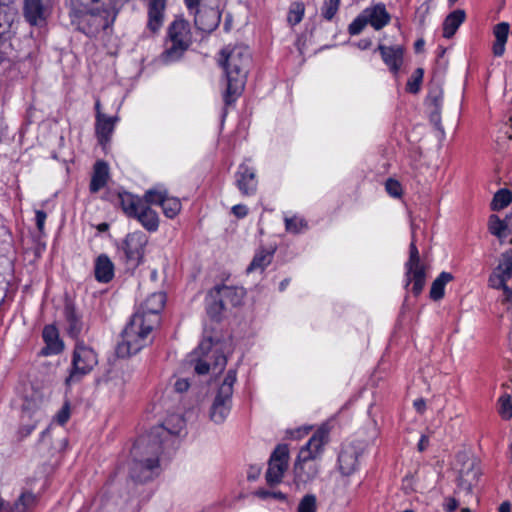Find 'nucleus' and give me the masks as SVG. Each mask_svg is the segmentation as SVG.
I'll list each match as a JSON object with an SVG mask.
<instances>
[{"label": "nucleus", "mask_w": 512, "mask_h": 512, "mask_svg": "<svg viewBox=\"0 0 512 512\" xmlns=\"http://www.w3.org/2000/svg\"><path fill=\"white\" fill-rule=\"evenodd\" d=\"M69 15L79 31L94 36L115 21V4L113 0H70Z\"/></svg>", "instance_id": "f03ea898"}, {"label": "nucleus", "mask_w": 512, "mask_h": 512, "mask_svg": "<svg viewBox=\"0 0 512 512\" xmlns=\"http://www.w3.org/2000/svg\"><path fill=\"white\" fill-rule=\"evenodd\" d=\"M42 336L46 344L42 350L43 355H54L60 353L63 350L64 345L59 338V333L55 326H45L42 332Z\"/></svg>", "instance_id": "5701e85b"}, {"label": "nucleus", "mask_w": 512, "mask_h": 512, "mask_svg": "<svg viewBox=\"0 0 512 512\" xmlns=\"http://www.w3.org/2000/svg\"><path fill=\"white\" fill-rule=\"evenodd\" d=\"M453 280V276L449 272H441L438 277L432 282L430 288V298L438 301L444 297L445 286Z\"/></svg>", "instance_id": "473e14b6"}, {"label": "nucleus", "mask_w": 512, "mask_h": 512, "mask_svg": "<svg viewBox=\"0 0 512 512\" xmlns=\"http://www.w3.org/2000/svg\"><path fill=\"white\" fill-rule=\"evenodd\" d=\"M385 189L387 193L394 198H400L403 193L401 184L397 180L391 178L386 181Z\"/></svg>", "instance_id": "de8ad7c7"}, {"label": "nucleus", "mask_w": 512, "mask_h": 512, "mask_svg": "<svg viewBox=\"0 0 512 512\" xmlns=\"http://www.w3.org/2000/svg\"><path fill=\"white\" fill-rule=\"evenodd\" d=\"M500 409L499 413L503 419H510L512 417V399L511 396L506 394L503 395L500 399Z\"/></svg>", "instance_id": "37998d69"}, {"label": "nucleus", "mask_w": 512, "mask_h": 512, "mask_svg": "<svg viewBox=\"0 0 512 512\" xmlns=\"http://www.w3.org/2000/svg\"><path fill=\"white\" fill-rule=\"evenodd\" d=\"M166 296L163 292L151 294L134 314H140L150 325L158 326L160 312L163 310Z\"/></svg>", "instance_id": "2eb2a0df"}, {"label": "nucleus", "mask_w": 512, "mask_h": 512, "mask_svg": "<svg viewBox=\"0 0 512 512\" xmlns=\"http://www.w3.org/2000/svg\"><path fill=\"white\" fill-rule=\"evenodd\" d=\"M307 226V223L304 219L293 216V217H286L285 218V227L288 232L291 233H300L302 230H304Z\"/></svg>", "instance_id": "a19ab883"}, {"label": "nucleus", "mask_w": 512, "mask_h": 512, "mask_svg": "<svg viewBox=\"0 0 512 512\" xmlns=\"http://www.w3.org/2000/svg\"><path fill=\"white\" fill-rule=\"evenodd\" d=\"M117 120V117H108L98 112V115H96V133L101 144L109 140Z\"/></svg>", "instance_id": "a878e982"}, {"label": "nucleus", "mask_w": 512, "mask_h": 512, "mask_svg": "<svg viewBox=\"0 0 512 512\" xmlns=\"http://www.w3.org/2000/svg\"><path fill=\"white\" fill-rule=\"evenodd\" d=\"M261 474V467L259 465H251L247 471V478L250 481L256 480Z\"/></svg>", "instance_id": "603ef678"}, {"label": "nucleus", "mask_w": 512, "mask_h": 512, "mask_svg": "<svg viewBox=\"0 0 512 512\" xmlns=\"http://www.w3.org/2000/svg\"><path fill=\"white\" fill-rule=\"evenodd\" d=\"M221 15L214 8H205L197 11L195 15V24L203 32H211L216 29L220 23Z\"/></svg>", "instance_id": "4be33fe9"}, {"label": "nucleus", "mask_w": 512, "mask_h": 512, "mask_svg": "<svg viewBox=\"0 0 512 512\" xmlns=\"http://www.w3.org/2000/svg\"><path fill=\"white\" fill-rule=\"evenodd\" d=\"M176 433V430L160 425L137 439L131 450L132 460L129 464L130 477L134 481L146 482L159 474V455Z\"/></svg>", "instance_id": "f257e3e1"}, {"label": "nucleus", "mask_w": 512, "mask_h": 512, "mask_svg": "<svg viewBox=\"0 0 512 512\" xmlns=\"http://www.w3.org/2000/svg\"><path fill=\"white\" fill-rule=\"evenodd\" d=\"M190 44V25L185 19L178 17L168 27L164 51L159 60L163 64H170L179 60Z\"/></svg>", "instance_id": "39448f33"}, {"label": "nucleus", "mask_w": 512, "mask_h": 512, "mask_svg": "<svg viewBox=\"0 0 512 512\" xmlns=\"http://www.w3.org/2000/svg\"><path fill=\"white\" fill-rule=\"evenodd\" d=\"M98 364V355L95 350L82 341L75 345L72 356V367L66 383L71 385L89 374Z\"/></svg>", "instance_id": "1a4fd4ad"}, {"label": "nucleus", "mask_w": 512, "mask_h": 512, "mask_svg": "<svg viewBox=\"0 0 512 512\" xmlns=\"http://www.w3.org/2000/svg\"><path fill=\"white\" fill-rule=\"evenodd\" d=\"M319 473V465L312 459H302L298 454L293 467L294 482L297 485L306 484L314 480Z\"/></svg>", "instance_id": "a211bd4d"}, {"label": "nucleus", "mask_w": 512, "mask_h": 512, "mask_svg": "<svg viewBox=\"0 0 512 512\" xmlns=\"http://www.w3.org/2000/svg\"><path fill=\"white\" fill-rule=\"evenodd\" d=\"M368 24L374 29L380 30L390 21V15L384 5L378 4L373 7L366 8L363 11Z\"/></svg>", "instance_id": "393cba45"}, {"label": "nucleus", "mask_w": 512, "mask_h": 512, "mask_svg": "<svg viewBox=\"0 0 512 512\" xmlns=\"http://www.w3.org/2000/svg\"><path fill=\"white\" fill-rule=\"evenodd\" d=\"M0 512H6V507L4 506V502L0 499Z\"/></svg>", "instance_id": "0e129e2a"}, {"label": "nucleus", "mask_w": 512, "mask_h": 512, "mask_svg": "<svg viewBox=\"0 0 512 512\" xmlns=\"http://www.w3.org/2000/svg\"><path fill=\"white\" fill-rule=\"evenodd\" d=\"M424 44L422 40L416 42V48L419 49Z\"/></svg>", "instance_id": "69168bd1"}, {"label": "nucleus", "mask_w": 512, "mask_h": 512, "mask_svg": "<svg viewBox=\"0 0 512 512\" xmlns=\"http://www.w3.org/2000/svg\"><path fill=\"white\" fill-rule=\"evenodd\" d=\"M429 445V438L426 435H422L418 442V450L424 451Z\"/></svg>", "instance_id": "13d9d810"}, {"label": "nucleus", "mask_w": 512, "mask_h": 512, "mask_svg": "<svg viewBox=\"0 0 512 512\" xmlns=\"http://www.w3.org/2000/svg\"><path fill=\"white\" fill-rule=\"evenodd\" d=\"M413 405L415 407V409L419 412V413H423L426 409V403L423 399H416L414 402H413Z\"/></svg>", "instance_id": "4d7b16f0"}, {"label": "nucleus", "mask_w": 512, "mask_h": 512, "mask_svg": "<svg viewBox=\"0 0 512 512\" xmlns=\"http://www.w3.org/2000/svg\"><path fill=\"white\" fill-rule=\"evenodd\" d=\"M36 503V496L30 492L23 493L15 503L12 512H26Z\"/></svg>", "instance_id": "4c0bfd02"}, {"label": "nucleus", "mask_w": 512, "mask_h": 512, "mask_svg": "<svg viewBox=\"0 0 512 512\" xmlns=\"http://www.w3.org/2000/svg\"><path fill=\"white\" fill-rule=\"evenodd\" d=\"M232 213L237 218H244L248 213V208L245 205L237 204L232 207Z\"/></svg>", "instance_id": "864d4df0"}, {"label": "nucleus", "mask_w": 512, "mask_h": 512, "mask_svg": "<svg viewBox=\"0 0 512 512\" xmlns=\"http://www.w3.org/2000/svg\"><path fill=\"white\" fill-rule=\"evenodd\" d=\"M236 185L243 195L255 194L257 190V179L255 169L246 162L239 165L235 175Z\"/></svg>", "instance_id": "6ab92c4d"}, {"label": "nucleus", "mask_w": 512, "mask_h": 512, "mask_svg": "<svg viewBox=\"0 0 512 512\" xmlns=\"http://www.w3.org/2000/svg\"><path fill=\"white\" fill-rule=\"evenodd\" d=\"M189 386L190 383L187 379H177L174 383V389L179 393L187 391Z\"/></svg>", "instance_id": "5fc2aeb1"}, {"label": "nucleus", "mask_w": 512, "mask_h": 512, "mask_svg": "<svg viewBox=\"0 0 512 512\" xmlns=\"http://www.w3.org/2000/svg\"><path fill=\"white\" fill-rule=\"evenodd\" d=\"M118 198L123 212L129 217H134L145 203V197L142 199L128 192L119 193Z\"/></svg>", "instance_id": "cd10ccee"}, {"label": "nucleus", "mask_w": 512, "mask_h": 512, "mask_svg": "<svg viewBox=\"0 0 512 512\" xmlns=\"http://www.w3.org/2000/svg\"><path fill=\"white\" fill-rule=\"evenodd\" d=\"M378 50L382 60L394 74L398 73L403 63V47L400 45L386 46L379 45Z\"/></svg>", "instance_id": "aec40b11"}, {"label": "nucleus", "mask_w": 512, "mask_h": 512, "mask_svg": "<svg viewBox=\"0 0 512 512\" xmlns=\"http://www.w3.org/2000/svg\"><path fill=\"white\" fill-rule=\"evenodd\" d=\"M184 1L189 10L195 9L200 2V0H184Z\"/></svg>", "instance_id": "bf43d9fd"}, {"label": "nucleus", "mask_w": 512, "mask_h": 512, "mask_svg": "<svg viewBox=\"0 0 512 512\" xmlns=\"http://www.w3.org/2000/svg\"><path fill=\"white\" fill-rule=\"evenodd\" d=\"M273 252L264 249L258 250L253 257L252 262L247 268V272L263 271L272 261Z\"/></svg>", "instance_id": "72a5a7b5"}, {"label": "nucleus", "mask_w": 512, "mask_h": 512, "mask_svg": "<svg viewBox=\"0 0 512 512\" xmlns=\"http://www.w3.org/2000/svg\"><path fill=\"white\" fill-rule=\"evenodd\" d=\"M371 45V42L369 40H362L358 43V47L360 49H367Z\"/></svg>", "instance_id": "680f3d73"}, {"label": "nucleus", "mask_w": 512, "mask_h": 512, "mask_svg": "<svg viewBox=\"0 0 512 512\" xmlns=\"http://www.w3.org/2000/svg\"><path fill=\"white\" fill-rule=\"evenodd\" d=\"M512 277V252H505L501 255L499 263L489 278V284L496 289H503L505 292L506 282Z\"/></svg>", "instance_id": "f3484780"}, {"label": "nucleus", "mask_w": 512, "mask_h": 512, "mask_svg": "<svg viewBox=\"0 0 512 512\" xmlns=\"http://www.w3.org/2000/svg\"><path fill=\"white\" fill-rule=\"evenodd\" d=\"M244 290L231 286H216L211 289L206 297L207 313L212 318H218L228 306L236 307L242 303Z\"/></svg>", "instance_id": "0eeeda50"}, {"label": "nucleus", "mask_w": 512, "mask_h": 512, "mask_svg": "<svg viewBox=\"0 0 512 512\" xmlns=\"http://www.w3.org/2000/svg\"><path fill=\"white\" fill-rule=\"evenodd\" d=\"M512 202V193L507 189H501L493 197L491 208L495 211L506 208Z\"/></svg>", "instance_id": "f704fd0d"}, {"label": "nucleus", "mask_w": 512, "mask_h": 512, "mask_svg": "<svg viewBox=\"0 0 512 512\" xmlns=\"http://www.w3.org/2000/svg\"><path fill=\"white\" fill-rule=\"evenodd\" d=\"M509 30L510 27L507 22H501L494 27L493 34L495 42L492 47L494 56L501 57L504 54Z\"/></svg>", "instance_id": "bb28decb"}, {"label": "nucleus", "mask_w": 512, "mask_h": 512, "mask_svg": "<svg viewBox=\"0 0 512 512\" xmlns=\"http://www.w3.org/2000/svg\"><path fill=\"white\" fill-rule=\"evenodd\" d=\"M114 276V265L106 255H100L95 262V277L99 282L107 283Z\"/></svg>", "instance_id": "c85d7f7f"}, {"label": "nucleus", "mask_w": 512, "mask_h": 512, "mask_svg": "<svg viewBox=\"0 0 512 512\" xmlns=\"http://www.w3.org/2000/svg\"><path fill=\"white\" fill-rule=\"evenodd\" d=\"M329 442V429L326 426L319 427L309 441L300 449L302 459H319L325 445Z\"/></svg>", "instance_id": "dca6fc26"}, {"label": "nucleus", "mask_w": 512, "mask_h": 512, "mask_svg": "<svg viewBox=\"0 0 512 512\" xmlns=\"http://www.w3.org/2000/svg\"><path fill=\"white\" fill-rule=\"evenodd\" d=\"M366 451V443L353 440L342 445L338 455V469L343 476H350L358 471L361 458Z\"/></svg>", "instance_id": "9b49d317"}, {"label": "nucleus", "mask_w": 512, "mask_h": 512, "mask_svg": "<svg viewBox=\"0 0 512 512\" xmlns=\"http://www.w3.org/2000/svg\"><path fill=\"white\" fill-rule=\"evenodd\" d=\"M67 331L73 338H77L82 330V323L72 311H67Z\"/></svg>", "instance_id": "ea45409f"}, {"label": "nucleus", "mask_w": 512, "mask_h": 512, "mask_svg": "<svg viewBox=\"0 0 512 512\" xmlns=\"http://www.w3.org/2000/svg\"><path fill=\"white\" fill-rule=\"evenodd\" d=\"M95 108H96L97 113H98V112H101V111H100V102H99V101H97V102H96V104H95Z\"/></svg>", "instance_id": "338daca9"}, {"label": "nucleus", "mask_w": 512, "mask_h": 512, "mask_svg": "<svg viewBox=\"0 0 512 512\" xmlns=\"http://www.w3.org/2000/svg\"><path fill=\"white\" fill-rule=\"evenodd\" d=\"M288 285V280H284L280 283V290H284L285 287Z\"/></svg>", "instance_id": "e2e57ef3"}, {"label": "nucleus", "mask_w": 512, "mask_h": 512, "mask_svg": "<svg viewBox=\"0 0 512 512\" xmlns=\"http://www.w3.org/2000/svg\"><path fill=\"white\" fill-rule=\"evenodd\" d=\"M35 218H36V225H37V228L39 231H43L44 230V226H45V221H46V218H47V215L44 211L42 210H37L36 213H35Z\"/></svg>", "instance_id": "3c124183"}, {"label": "nucleus", "mask_w": 512, "mask_h": 512, "mask_svg": "<svg viewBox=\"0 0 512 512\" xmlns=\"http://www.w3.org/2000/svg\"><path fill=\"white\" fill-rule=\"evenodd\" d=\"M340 6V0H324L323 6H322V16L326 20H332V18L337 13Z\"/></svg>", "instance_id": "79ce46f5"}, {"label": "nucleus", "mask_w": 512, "mask_h": 512, "mask_svg": "<svg viewBox=\"0 0 512 512\" xmlns=\"http://www.w3.org/2000/svg\"><path fill=\"white\" fill-rule=\"evenodd\" d=\"M108 180V166L103 161L96 162L94 166V172L92 175L90 190L93 193L98 192L102 189Z\"/></svg>", "instance_id": "c756f323"}, {"label": "nucleus", "mask_w": 512, "mask_h": 512, "mask_svg": "<svg viewBox=\"0 0 512 512\" xmlns=\"http://www.w3.org/2000/svg\"><path fill=\"white\" fill-rule=\"evenodd\" d=\"M405 287L412 284V293L418 296L426 282L427 266L421 261L418 248L416 246V225L411 224V243L409 246V258L405 265Z\"/></svg>", "instance_id": "423d86ee"}, {"label": "nucleus", "mask_w": 512, "mask_h": 512, "mask_svg": "<svg viewBox=\"0 0 512 512\" xmlns=\"http://www.w3.org/2000/svg\"><path fill=\"white\" fill-rule=\"evenodd\" d=\"M457 506H458V503L455 499L449 498L446 500L445 509L448 512H453L454 510H456Z\"/></svg>", "instance_id": "6e6d98bb"}, {"label": "nucleus", "mask_w": 512, "mask_h": 512, "mask_svg": "<svg viewBox=\"0 0 512 512\" xmlns=\"http://www.w3.org/2000/svg\"><path fill=\"white\" fill-rule=\"evenodd\" d=\"M149 205L145 201L133 218L137 219L147 231L156 232L160 223L159 215Z\"/></svg>", "instance_id": "b1692460"}, {"label": "nucleus", "mask_w": 512, "mask_h": 512, "mask_svg": "<svg viewBox=\"0 0 512 512\" xmlns=\"http://www.w3.org/2000/svg\"><path fill=\"white\" fill-rule=\"evenodd\" d=\"M317 511V498L313 494H306L300 500L297 512H316Z\"/></svg>", "instance_id": "58836bf2"}, {"label": "nucleus", "mask_w": 512, "mask_h": 512, "mask_svg": "<svg viewBox=\"0 0 512 512\" xmlns=\"http://www.w3.org/2000/svg\"><path fill=\"white\" fill-rule=\"evenodd\" d=\"M236 371L229 370L219 386L212 402L209 417L216 424H222L230 414Z\"/></svg>", "instance_id": "6e6552de"}, {"label": "nucleus", "mask_w": 512, "mask_h": 512, "mask_svg": "<svg viewBox=\"0 0 512 512\" xmlns=\"http://www.w3.org/2000/svg\"><path fill=\"white\" fill-rule=\"evenodd\" d=\"M214 359L213 370L221 371L226 365V357L218 352L211 340H204L200 343L197 351L191 357L190 362L194 364V370L199 375H204L210 370V359Z\"/></svg>", "instance_id": "9d476101"}, {"label": "nucleus", "mask_w": 512, "mask_h": 512, "mask_svg": "<svg viewBox=\"0 0 512 512\" xmlns=\"http://www.w3.org/2000/svg\"><path fill=\"white\" fill-rule=\"evenodd\" d=\"M423 79V70L418 68L414 71L411 78L407 82V90L410 93H417Z\"/></svg>", "instance_id": "c03bdc74"}, {"label": "nucleus", "mask_w": 512, "mask_h": 512, "mask_svg": "<svg viewBox=\"0 0 512 512\" xmlns=\"http://www.w3.org/2000/svg\"><path fill=\"white\" fill-rule=\"evenodd\" d=\"M254 495L263 500H266L268 498H274L282 502L287 501V495L281 491L258 489L257 491L254 492Z\"/></svg>", "instance_id": "a18cd8bd"}, {"label": "nucleus", "mask_w": 512, "mask_h": 512, "mask_svg": "<svg viewBox=\"0 0 512 512\" xmlns=\"http://www.w3.org/2000/svg\"><path fill=\"white\" fill-rule=\"evenodd\" d=\"M145 200L150 205L162 208L163 214L170 219L175 218L182 209L181 201L170 196L164 189H149L145 192Z\"/></svg>", "instance_id": "f8f14e48"}, {"label": "nucleus", "mask_w": 512, "mask_h": 512, "mask_svg": "<svg viewBox=\"0 0 512 512\" xmlns=\"http://www.w3.org/2000/svg\"><path fill=\"white\" fill-rule=\"evenodd\" d=\"M166 0H149L147 28L157 33L164 23Z\"/></svg>", "instance_id": "412c9836"}, {"label": "nucleus", "mask_w": 512, "mask_h": 512, "mask_svg": "<svg viewBox=\"0 0 512 512\" xmlns=\"http://www.w3.org/2000/svg\"><path fill=\"white\" fill-rule=\"evenodd\" d=\"M221 55L224 60L222 65L226 76V89L223 97L225 104L231 105L244 90L251 55L248 47L243 45L235 46L232 49H223Z\"/></svg>", "instance_id": "7ed1b4c3"}, {"label": "nucleus", "mask_w": 512, "mask_h": 512, "mask_svg": "<svg viewBox=\"0 0 512 512\" xmlns=\"http://www.w3.org/2000/svg\"><path fill=\"white\" fill-rule=\"evenodd\" d=\"M155 325H150L140 314H134L122 333L116 348L117 355L125 358L138 353L151 342Z\"/></svg>", "instance_id": "20e7f679"}, {"label": "nucleus", "mask_w": 512, "mask_h": 512, "mask_svg": "<svg viewBox=\"0 0 512 512\" xmlns=\"http://www.w3.org/2000/svg\"><path fill=\"white\" fill-rule=\"evenodd\" d=\"M507 223L497 215H491L489 218V231L491 234L503 239L507 236Z\"/></svg>", "instance_id": "c9c22d12"}, {"label": "nucleus", "mask_w": 512, "mask_h": 512, "mask_svg": "<svg viewBox=\"0 0 512 512\" xmlns=\"http://www.w3.org/2000/svg\"><path fill=\"white\" fill-rule=\"evenodd\" d=\"M305 6L302 2H294L291 4L287 16L289 24L296 25L300 23L304 17Z\"/></svg>", "instance_id": "e433bc0d"}, {"label": "nucleus", "mask_w": 512, "mask_h": 512, "mask_svg": "<svg viewBox=\"0 0 512 512\" xmlns=\"http://www.w3.org/2000/svg\"><path fill=\"white\" fill-rule=\"evenodd\" d=\"M403 512H414L413 510H405Z\"/></svg>", "instance_id": "774afa93"}, {"label": "nucleus", "mask_w": 512, "mask_h": 512, "mask_svg": "<svg viewBox=\"0 0 512 512\" xmlns=\"http://www.w3.org/2000/svg\"><path fill=\"white\" fill-rule=\"evenodd\" d=\"M289 449L285 444L278 445L272 453L266 472V481L269 485L279 484L288 468Z\"/></svg>", "instance_id": "ddd939ff"}, {"label": "nucleus", "mask_w": 512, "mask_h": 512, "mask_svg": "<svg viewBox=\"0 0 512 512\" xmlns=\"http://www.w3.org/2000/svg\"><path fill=\"white\" fill-rule=\"evenodd\" d=\"M148 237L142 231L129 233L124 241V252L127 260L133 265H139L145 254Z\"/></svg>", "instance_id": "4468645a"}, {"label": "nucleus", "mask_w": 512, "mask_h": 512, "mask_svg": "<svg viewBox=\"0 0 512 512\" xmlns=\"http://www.w3.org/2000/svg\"><path fill=\"white\" fill-rule=\"evenodd\" d=\"M498 512H511V504L509 502H503L499 506Z\"/></svg>", "instance_id": "052dcab7"}, {"label": "nucleus", "mask_w": 512, "mask_h": 512, "mask_svg": "<svg viewBox=\"0 0 512 512\" xmlns=\"http://www.w3.org/2000/svg\"><path fill=\"white\" fill-rule=\"evenodd\" d=\"M368 24V21L362 12L353 22L349 25L348 31L351 35H358Z\"/></svg>", "instance_id": "49530a36"}, {"label": "nucleus", "mask_w": 512, "mask_h": 512, "mask_svg": "<svg viewBox=\"0 0 512 512\" xmlns=\"http://www.w3.org/2000/svg\"><path fill=\"white\" fill-rule=\"evenodd\" d=\"M69 418L70 404L68 402H65L60 411L55 415V421L60 425H64L65 423H67Z\"/></svg>", "instance_id": "09e8293b"}, {"label": "nucleus", "mask_w": 512, "mask_h": 512, "mask_svg": "<svg viewBox=\"0 0 512 512\" xmlns=\"http://www.w3.org/2000/svg\"><path fill=\"white\" fill-rule=\"evenodd\" d=\"M465 12L463 10H455L451 12L443 23V36L445 38L452 37L460 25L465 20Z\"/></svg>", "instance_id": "7c9ffc66"}, {"label": "nucleus", "mask_w": 512, "mask_h": 512, "mask_svg": "<svg viewBox=\"0 0 512 512\" xmlns=\"http://www.w3.org/2000/svg\"><path fill=\"white\" fill-rule=\"evenodd\" d=\"M504 301L507 304V313L512 320V289L505 287Z\"/></svg>", "instance_id": "8fccbe9b"}, {"label": "nucleus", "mask_w": 512, "mask_h": 512, "mask_svg": "<svg viewBox=\"0 0 512 512\" xmlns=\"http://www.w3.org/2000/svg\"><path fill=\"white\" fill-rule=\"evenodd\" d=\"M24 14L30 24H40L43 20V7L41 0H25Z\"/></svg>", "instance_id": "2f4dec72"}]
</instances>
